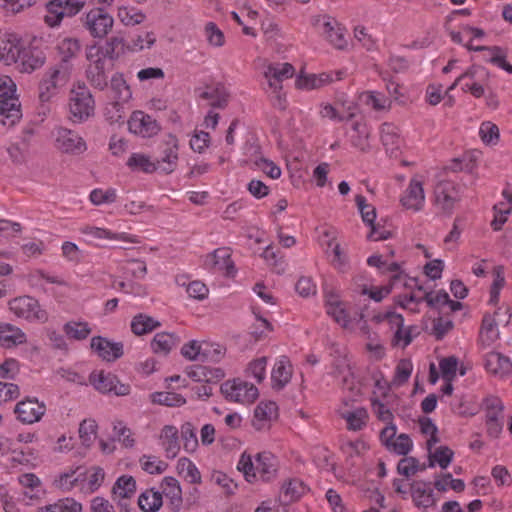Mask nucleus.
<instances>
[{
    "instance_id": "nucleus-1",
    "label": "nucleus",
    "mask_w": 512,
    "mask_h": 512,
    "mask_svg": "<svg viewBox=\"0 0 512 512\" xmlns=\"http://www.w3.org/2000/svg\"><path fill=\"white\" fill-rule=\"evenodd\" d=\"M278 467L277 458L267 451L259 452L255 455L244 451L237 463L238 471L251 484L273 481L277 477Z\"/></svg>"
},
{
    "instance_id": "nucleus-2",
    "label": "nucleus",
    "mask_w": 512,
    "mask_h": 512,
    "mask_svg": "<svg viewBox=\"0 0 512 512\" xmlns=\"http://www.w3.org/2000/svg\"><path fill=\"white\" fill-rule=\"evenodd\" d=\"M73 64L58 61L43 72L38 84V96L41 102H49L70 82Z\"/></svg>"
},
{
    "instance_id": "nucleus-3",
    "label": "nucleus",
    "mask_w": 512,
    "mask_h": 512,
    "mask_svg": "<svg viewBox=\"0 0 512 512\" xmlns=\"http://www.w3.org/2000/svg\"><path fill=\"white\" fill-rule=\"evenodd\" d=\"M68 117L74 124H82L95 115V99L84 82L75 83L68 95Z\"/></svg>"
},
{
    "instance_id": "nucleus-4",
    "label": "nucleus",
    "mask_w": 512,
    "mask_h": 512,
    "mask_svg": "<svg viewBox=\"0 0 512 512\" xmlns=\"http://www.w3.org/2000/svg\"><path fill=\"white\" fill-rule=\"evenodd\" d=\"M15 92L12 78L0 74V124L3 126L12 127L21 119L20 102Z\"/></svg>"
},
{
    "instance_id": "nucleus-5",
    "label": "nucleus",
    "mask_w": 512,
    "mask_h": 512,
    "mask_svg": "<svg viewBox=\"0 0 512 512\" xmlns=\"http://www.w3.org/2000/svg\"><path fill=\"white\" fill-rule=\"evenodd\" d=\"M8 308L15 317L28 322L45 323L48 320V313L39 302L30 296L16 297L8 302Z\"/></svg>"
},
{
    "instance_id": "nucleus-6",
    "label": "nucleus",
    "mask_w": 512,
    "mask_h": 512,
    "mask_svg": "<svg viewBox=\"0 0 512 512\" xmlns=\"http://www.w3.org/2000/svg\"><path fill=\"white\" fill-rule=\"evenodd\" d=\"M221 392L227 400L240 404H251L259 395L254 384L239 378L224 382L221 385Z\"/></svg>"
},
{
    "instance_id": "nucleus-7",
    "label": "nucleus",
    "mask_w": 512,
    "mask_h": 512,
    "mask_svg": "<svg viewBox=\"0 0 512 512\" xmlns=\"http://www.w3.org/2000/svg\"><path fill=\"white\" fill-rule=\"evenodd\" d=\"M83 6V0H50L46 5L44 21L49 27H56L65 16H74Z\"/></svg>"
},
{
    "instance_id": "nucleus-8",
    "label": "nucleus",
    "mask_w": 512,
    "mask_h": 512,
    "mask_svg": "<svg viewBox=\"0 0 512 512\" xmlns=\"http://www.w3.org/2000/svg\"><path fill=\"white\" fill-rule=\"evenodd\" d=\"M460 200L459 187L452 181H441L434 189V206L442 214H451Z\"/></svg>"
},
{
    "instance_id": "nucleus-9",
    "label": "nucleus",
    "mask_w": 512,
    "mask_h": 512,
    "mask_svg": "<svg viewBox=\"0 0 512 512\" xmlns=\"http://www.w3.org/2000/svg\"><path fill=\"white\" fill-rule=\"evenodd\" d=\"M311 24L337 49H344L347 46L344 29L336 19L328 15H316L312 17Z\"/></svg>"
},
{
    "instance_id": "nucleus-10",
    "label": "nucleus",
    "mask_w": 512,
    "mask_h": 512,
    "mask_svg": "<svg viewBox=\"0 0 512 512\" xmlns=\"http://www.w3.org/2000/svg\"><path fill=\"white\" fill-rule=\"evenodd\" d=\"M424 182L421 176H413L400 195L399 202L405 210L419 212L425 205Z\"/></svg>"
},
{
    "instance_id": "nucleus-11",
    "label": "nucleus",
    "mask_w": 512,
    "mask_h": 512,
    "mask_svg": "<svg viewBox=\"0 0 512 512\" xmlns=\"http://www.w3.org/2000/svg\"><path fill=\"white\" fill-rule=\"evenodd\" d=\"M91 385L100 393H113L117 396H125L130 393V386L121 383L117 376L111 372L94 371L89 376Z\"/></svg>"
},
{
    "instance_id": "nucleus-12",
    "label": "nucleus",
    "mask_w": 512,
    "mask_h": 512,
    "mask_svg": "<svg viewBox=\"0 0 512 512\" xmlns=\"http://www.w3.org/2000/svg\"><path fill=\"white\" fill-rule=\"evenodd\" d=\"M36 40L31 41L27 46H20L19 56L14 64L20 72L32 73L40 69L46 62L45 52L35 45Z\"/></svg>"
},
{
    "instance_id": "nucleus-13",
    "label": "nucleus",
    "mask_w": 512,
    "mask_h": 512,
    "mask_svg": "<svg viewBox=\"0 0 512 512\" xmlns=\"http://www.w3.org/2000/svg\"><path fill=\"white\" fill-rule=\"evenodd\" d=\"M179 160V141L176 136L169 134L160 145V154L155 163L159 165L158 171L166 174L174 172Z\"/></svg>"
},
{
    "instance_id": "nucleus-14",
    "label": "nucleus",
    "mask_w": 512,
    "mask_h": 512,
    "mask_svg": "<svg viewBox=\"0 0 512 512\" xmlns=\"http://www.w3.org/2000/svg\"><path fill=\"white\" fill-rule=\"evenodd\" d=\"M129 131L143 138H150L160 131L159 123L141 110L132 112L128 120Z\"/></svg>"
},
{
    "instance_id": "nucleus-15",
    "label": "nucleus",
    "mask_w": 512,
    "mask_h": 512,
    "mask_svg": "<svg viewBox=\"0 0 512 512\" xmlns=\"http://www.w3.org/2000/svg\"><path fill=\"white\" fill-rule=\"evenodd\" d=\"M114 20L103 9L95 8L90 10L84 20V26L93 37L102 38L112 29Z\"/></svg>"
},
{
    "instance_id": "nucleus-16",
    "label": "nucleus",
    "mask_w": 512,
    "mask_h": 512,
    "mask_svg": "<svg viewBox=\"0 0 512 512\" xmlns=\"http://www.w3.org/2000/svg\"><path fill=\"white\" fill-rule=\"evenodd\" d=\"M14 412L21 423L34 424L44 416L46 405L37 398H26L16 404Z\"/></svg>"
},
{
    "instance_id": "nucleus-17",
    "label": "nucleus",
    "mask_w": 512,
    "mask_h": 512,
    "mask_svg": "<svg viewBox=\"0 0 512 512\" xmlns=\"http://www.w3.org/2000/svg\"><path fill=\"white\" fill-rule=\"evenodd\" d=\"M125 50L122 38L112 37L102 45H92L87 48V52L97 55L100 60L112 66L113 62L118 59Z\"/></svg>"
},
{
    "instance_id": "nucleus-18",
    "label": "nucleus",
    "mask_w": 512,
    "mask_h": 512,
    "mask_svg": "<svg viewBox=\"0 0 512 512\" xmlns=\"http://www.w3.org/2000/svg\"><path fill=\"white\" fill-rule=\"evenodd\" d=\"M86 58L89 65L86 69V77L89 83L96 89L104 90L107 87L106 71L111 67L106 64L97 55L86 51Z\"/></svg>"
},
{
    "instance_id": "nucleus-19",
    "label": "nucleus",
    "mask_w": 512,
    "mask_h": 512,
    "mask_svg": "<svg viewBox=\"0 0 512 512\" xmlns=\"http://www.w3.org/2000/svg\"><path fill=\"white\" fill-rule=\"evenodd\" d=\"M90 347L99 358L107 362L116 361L121 358L124 353L123 344L121 342H113L101 336L93 337L90 342Z\"/></svg>"
},
{
    "instance_id": "nucleus-20",
    "label": "nucleus",
    "mask_w": 512,
    "mask_h": 512,
    "mask_svg": "<svg viewBox=\"0 0 512 512\" xmlns=\"http://www.w3.org/2000/svg\"><path fill=\"white\" fill-rule=\"evenodd\" d=\"M56 142L66 153L81 154L87 149L85 141L77 132L63 127L57 130Z\"/></svg>"
},
{
    "instance_id": "nucleus-21",
    "label": "nucleus",
    "mask_w": 512,
    "mask_h": 512,
    "mask_svg": "<svg viewBox=\"0 0 512 512\" xmlns=\"http://www.w3.org/2000/svg\"><path fill=\"white\" fill-rule=\"evenodd\" d=\"M81 234L86 236L89 241L93 240H114L124 241L128 243H138L136 236L130 235L125 232L116 233L109 229L96 227L92 225H84L79 228Z\"/></svg>"
},
{
    "instance_id": "nucleus-22",
    "label": "nucleus",
    "mask_w": 512,
    "mask_h": 512,
    "mask_svg": "<svg viewBox=\"0 0 512 512\" xmlns=\"http://www.w3.org/2000/svg\"><path fill=\"white\" fill-rule=\"evenodd\" d=\"M205 265L210 269L223 272L226 276H233L236 273L235 265L227 248H218L205 258Z\"/></svg>"
},
{
    "instance_id": "nucleus-23",
    "label": "nucleus",
    "mask_w": 512,
    "mask_h": 512,
    "mask_svg": "<svg viewBox=\"0 0 512 512\" xmlns=\"http://www.w3.org/2000/svg\"><path fill=\"white\" fill-rule=\"evenodd\" d=\"M27 343L26 333L11 323H0V348L14 349Z\"/></svg>"
},
{
    "instance_id": "nucleus-24",
    "label": "nucleus",
    "mask_w": 512,
    "mask_h": 512,
    "mask_svg": "<svg viewBox=\"0 0 512 512\" xmlns=\"http://www.w3.org/2000/svg\"><path fill=\"white\" fill-rule=\"evenodd\" d=\"M294 73L295 68L290 63H275L267 67L264 75L272 90H282V81L292 78Z\"/></svg>"
},
{
    "instance_id": "nucleus-25",
    "label": "nucleus",
    "mask_w": 512,
    "mask_h": 512,
    "mask_svg": "<svg viewBox=\"0 0 512 512\" xmlns=\"http://www.w3.org/2000/svg\"><path fill=\"white\" fill-rule=\"evenodd\" d=\"M370 135L371 128L367 123L355 121L348 134V141L353 148L361 152H368L371 149Z\"/></svg>"
},
{
    "instance_id": "nucleus-26",
    "label": "nucleus",
    "mask_w": 512,
    "mask_h": 512,
    "mask_svg": "<svg viewBox=\"0 0 512 512\" xmlns=\"http://www.w3.org/2000/svg\"><path fill=\"white\" fill-rule=\"evenodd\" d=\"M292 365L287 356H280L271 371L272 387L276 390L283 389L291 380Z\"/></svg>"
},
{
    "instance_id": "nucleus-27",
    "label": "nucleus",
    "mask_w": 512,
    "mask_h": 512,
    "mask_svg": "<svg viewBox=\"0 0 512 512\" xmlns=\"http://www.w3.org/2000/svg\"><path fill=\"white\" fill-rule=\"evenodd\" d=\"M410 494L413 500V503L422 509H427L432 507L436 503V499L434 497L433 489L430 483L423 481H415L411 484Z\"/></svg>"
},
{
    "instance_id": "nucleus-28",
    "label": "nucleus",
    "mask_w": 512,
    "mask_h": 512,
    "mask_svg": "<svg viewBox=\"0 0 512 512\" xmlns=\"http://www.w3.org/2000/svg\"><path fill=\"white\" fill-rule=\"evenodd\" d=\"M357 206L362 216L363 222L371 226L369 238L373 241L383 240L387 238L386 232H379L374 226L376 219V210L372 205L366 203V199L362 195H357L355 198Z\"/></svg>"
},
{
    "instance_id": "nucleus-29",
    "label": "nucleus",
    "mask_w": 512,
    "mask_h": 512,
    "mask_svg": "<svg viewBox=\"0 0 512 512\" xmlns=\"http://www.w3.org/2000/svg\"><path fill=\"white\" fill-rule=\"evenodd\" d=\"M484 366L489 373L498 376L508 375L512 371L510 359L495 351H490L485 355Z\"/></svg>"
},
{
    "instance_id": "nucleus-30",
    "label": "nucleus",
    "mask_w": 512,
    "mask_h": 512,
    "mask_svg": "<svg viewBox=\"0 0 512 512\" xmlns=\"http://www.w3.org/2000/svg\"><path fill=\"white\" fill-rule=\"evenodd\" d=\"M278 415V407L273 401H261L254 410L252 424L255 429H264Z\"/></svg>"
},
{
    "instance_id": "nucleus-31",
    "label": "nucleus",
    "mask_w": 512,
    "mask_h": 512,
    "mask_svg": "<svg viewBox=\"0 0 512 512\" xmlns=\"http://www.w3.org/2000/svg\"><path fill=\"white\" fill-rule=\"evenodd\" d=\"M161 445L167 458H175L180 451L178 429L173 425H165L160 432Z\"/></svg>"
},
{
    "instance_id": "nucleus-32",
    "label": "nucleus",
    "mask_w": 512,
    "mask_h": 512,
    "mask_svg": "<svg viewBox=\"0 0 512 512\" xmlns=\"http://www.w3.org/2000/svg\"><path fill=\"white\" fill-rule=\"evenodd\" d=\"M85 472L81 467L60 473L53 480V486L63 492H68L77 486L79 482H84Z\"/></svg>"
},
{
    "instance_id": "nucleus-33",
    "label": "nucleus",
    "mask_w": 512,
    "mask_h": 512,
    "mask_svg": "<svg viewBox=\"0 0 512 512\" xmlns=\"http://www.w3.org/2000/svg\"><path fill=\"white\" fill-rule=\"evenodd\" d=\"M18 482L23 493L31 500H39L45 493L42 481L34 473H24L18 476Z\"/></svg>"
},
{
    "instance_id": "nucleus-34",
    "label": "nucleus",
    "mask_w": 512,
    "mask_h": 512,
    "mask_svg": "<svg viewBox=\"0 0 512 512\" xmlns=\"http://www.w3.org/2000/svg\"><path fill=\"white\" fill-rule=\"evenodd\" d=\"M20 39L15 34H7L0 38V60L6 64H14L19 56Z\"/></svg>"
},
{
    "instance_id": "nucleus-35",
    "label": "nucleus",
    "mask_w": 512,
    "mask_h": 512,
    "mask_svg": "<svg viewBox=\"0 0 512 512\" xmlns=\"http://www.w3.org/2000/svg\"><path fill=\"white\" fill-rule=\"evenodd\" d=\"M499 338L498 325L494 317L486 315L482 321L478 344L482 349L491 347Z\"/></svg>"
},
{
    "instance_id": "nucleus-36",
    "label": "nucleus",
    "mask_w": 512,
    "mask_h": 512,
    "mask_svg": "<svg viewBox=\"0 0 512 512\" xmlns=\"http://www.w3.org/2000/svg\"><path fill=\"white\" fill-rule=\"evenodd\" d=\"M334 81L333 75L329 73L298 75L295 85L301 90H314L319 89Z\"/></svg>"
},
{
    "instance_id": "nucleus-37",
    "label": "nucleus",
    "mask_w": 512,
    "mask_h": 512,
    "mask_svg": "<svg viewBox=\"0 0 512 512\" xmlns=\"http://www.w3.org/2000/svg\"><path fill=\"white\" fill-rule=\"evenodd\" d=\"M136 492V481L130 475H122L113 485V499L119 501L130 499Z\"/></svg>"
},
{
    "instance_id": "nucleus-38",
    "label": "nucleus",
    "mask_w": 512,
    "mask_h": 512,
    "mask_svg": "<svg viewBox=\"0 0 512 512\" xmlns=\"http://www.w3.org/2000/svg\"><path fill=\"white\" fill-rule=\"evenodd\" d=\"M161 493L171 502L174 509L179 510L182 505V489L179 481L171 476H166L161 482Z\"/></svg>"
},
{
    "instance_id": "nucleus-39",
    "label": "nucleus",
    "mask_w": 512,
    "mask_h": 512,
    "mask_svg": "<svg viewBox=\"0 0 512 512\" xmlns=\"http://www.w3.org/2000/svg\"><path fill=\"white\" fill-rule=\"evenodd\" d=\"M179 343V338L173 333L160 332L155 334L150 346L154 353L167 355Z\"/></svg>"
},
{
    "instance_id": "nucleus-40",
    "label": "nucleus",
    "mask_w": 512,
    "mask_h": 512,
    "mask_svg": "<svg viewBox=\"0 0 512 512\" xmlns=\"http://www.w3.org/2000/svg\"><path fill=\"white\" fill-rule=\"evenodd\" d=\"M332 366V374L335 377H341L343 385L348 389H352L354 375L347 356L345 354H341L335 357L332 362Z\"/></svg>"
},
{
    "instance_id": "nucleus-41",
    "label": "nucleus",
    "mask_w": 512,
    "mask_h": 512,
    "mask_svg": "<svg viewBox=\"0 0 512 512\" xmlns=\"http://www.w3.org/2000/svg\"><path fill=\"white\" fill-rule=\"evenodd\" d=\"M361 102L374 111H388L391 108V100L378 91H365L360 95Z\"/></svg>"
},
{
    "instance_id": "nucleus-42",
    "label": "nucleus",
    "mask_w": 512,
    "mask_h": 512,
    "mask_svg": "<svg viewBox=\"0 0 512 512\" xmlns=\"http://www.w3.org/2000/svg\"><path fill=\"white\" fill-rule=\"evenodd\" d=\"M160 325L161 323L153 317L139 313L132 318L130 327L135 335L142 336L157 329Z\"/></svg>"
},
{
    "instance_id": "nucleus-43",
    "label": "nucleus",
    "mask_w": 512,
    "mask_h": 512,
    "mask_svg": "<svg viewBox=\"0 0 512 512\" xmlns=\"http://www.w3.org/2000/svg\"><path fill=\"white\" fill-rule=\"evenodd\" d=\"M200 97L208 101V104L214 108H224L228 102V93L225 87L218 83L215 86L207 87L200 94Z\"/></svg>"
},
{
    "instance_id": "nucleus-44",
    "label": "nucleus",
    "mask_w": 512,
    "mask_h": 512,
    "mask_svg": "<svg viewBox=\"0 0 512 512\" xmlns=\"http://www.w3.org/2000/svg\"><path fill=\"white\" fill-rule=\"evenodd\" d=\"M308 488L300 479H291L282 485L280 498L284 502H294L302 497Z\"/></svg>"
},
{
    "instance_id": "nucleus-45",
    "label": "nucleus",
    "mask_w": 512,
    "mask_h": 512,
    "mask_svg": "<svg viewBox=\"0 0 512 512\" xmlns=\"http://www.w3.org/2000/svg\"><path fill=\"white\" fill-rule=\"evenodd\" d=\"M326 253L335 269L341 272H345L348 269L349 261L347 254L338 242L331 240Z\"/></svg>"
},
{
    "instance_id": "nucleus-46",
    "label": "nucleus",
    "mask_w": 512,
    "mask_h": 512,
    "mask_svg": "<svg viewBox=\"0 0 512 512\" xmlns=\"http://www.w3.org/2000/svg\"><path fill=\"white\" fill-rule=\"evenodd\" d=\"M163 503L162 493L155 489H147L139 495L138 505L144 512H156Z\"/></svg>"
},
{
    "instance_id": "nucleus-47",
    "label": "nucleus",
    "mask_w": 512,
    "mask_h": 512,
    "mask_svg": "<svg viewBox=\"0 0 512 512\" xmlns=\"http://www.w3.org/2000/svg\"><path fill=\"white\" fill-rule=\"evenodd\" d=\"M354 107L349 105L346 113H340L332 104L322 102L319 104V116L322 119H329L335 122H344L352 119L355 116Z\"/></svg>"
},
{
    "instance_id": "nucleus-48",
    "label": "nucleus",
    "mask_w": 512,
    "mask_h": 512,
    "mask_svg": "<svg viewBox=\"0 0 512 512\" xmlns=\"http://www.w3.org/2000/svg\"><path fill=\"white\" fill-rule=\"evenodd\" d=\"M429 455V467L438 465L442 469H446L452 462L454 452L448 446H438L435 449L427 450Z\"/></svg>"
},
{
    "instance_id": "nucleus-49",
    "label": "nucleus",
    "mask_w": 512,
    "mask_h": 512,
    "mask_svg": "<svg viewBox=\"0 0 512 512\" xmlns=\"http://www.w3.org/2000/svg\"><path fill=\"white\" fill-rule=\"evenodd\" d=\"M111 90L114 100L129 102L132 98V91L122 73H115L111 78Z\"/></svg>"
},
{
    "instance_id": "nucleus-50",
    "label": "nucleus",
    "mask_w": 512,
    "mask_h": 512,
    "mask_svg": "<svg viewBox=\"0 0 512 512\" xmlns=\"http://www.w3.org/2000/svg\"><path fill=\"white\" fill-rule=\"evenodd\" d=\"M81 45L78 39L72 37H65L61 39L57 44L58 53L61 56L59 61H66L71 63L80 52Z\"/></svg>"
},
{
    "instance_id": "nucleus-51",
    "label": "nucleus",
    "mask_w": 512,
    "mask_h": 512,
    "mask_svg": "<svg viewBox=\"0 0 512 512\" xmlns=\"http://www.w3.org/2000/svg\"><path fill=\"white\" fill-rule=\"evenodd\" d=\"M127 166L132 170L145 173H153L159 169V165L152 161L150 156L143 153H133L127 161Z\"/></svg>"
},
{
    "instance_id": "nucleus-52",
    "label": "nucleus",
    "mask_w": 512,
    "mask_h": 512,
    "mask_svg": "<svg viewBox=\"0 0 512 512\" xmlns=\"http://www.w3.org/2000/svg\"><path fill=\"white\" fill-rule=\"evenodd\" d=\"M380 137L387 151L393 152L399 148L401 140L398 129L393 124L383 123L380 128Z\"/></svg>"
},
{
    "instance_id": "nucleus-53",
    "label": "nucleus",
    "mask_w": 512,
    "mask_h": 512,
    "mask_svg": "<svg viewBox=\"0 0 512 512\" xmlns=\"http://www.w3.org/2000/svg\"><path fill=\"white\" fill-rule=\"evenodd\" d=\"M84 472L85 476L87 475V481L82 483L81 489L86 493H93L97 491L104 481V470L101 467L94 466Z\"/></svg>"
},
{
    "instance_id": "nucleus-54",
    "label": "nucleus",
    "mask_w": 512,
    "mask_h": 512,
    "mask_svg": "<svg viewBox=\"0 0 512 512\" xmlns=\"http://www.w3.org/2000/svg\"><path fill=\"white\" fill-rule=\"evenodd\" d=\"M177 471L192 484L201 483V474L195 464L188 458H180L177 462Z\"/></svg>"
},
{
    "instance_id": "nucleus-55",
    "label": "nucleus",
    "mask_w": 512,
    "mask_h": 512,
    "mask_svg": "<svg viewBox=\"0 0 512 512\" xmlns=\"http://www.w3.org/2000/svg\"><path fill=\"white\" fill-rule=\"evenodd\" d=\"M65 334L74 340H84L91 334V328L87 322L84 321H69L64 327Z\"/></svg>"
},
{
    "instance_id": "nucleus-56",
    "label": "nucleus",
    "mask_w": 512,
    "mask_h": 512,
    "mask_svg": "<svg viewBox=\"0 0 512 512\" xmlns=\"http://www.w3.org/2000/svg\"><path fill=\"white\" fill-rule=\"evenodd\" d=\"M226 355V348L218 343L205 342L201 362L219 363Z\"/></svg>"
},
{
    "instance_id": "nucleus-57",
    "label": "nucleus",
    "mask_w": 512,
    "mask_h": 512,
    "mask_svg": "<svg viewBox=\"0 0 512 512\" xmlns=\"http://www.w3.org/2000/svg\"><path fill=\"white\" fill-rule=\"evenodd\" d=\"M342 417L346 420L349 430L358 431L366 425L368 413L365 408L360 407L354 411L343 413Z\"/></svg>"
},
{
    "instance_id": "nucleus-58",
    "label": "nucleus",
    "mask_w": 512,
    "mask_h": 512,
    "mask_svg": "<svg viewBox=\"0 0 512 512\" xmlns=\"http://www.w3.org/2000/svg\"><path fill=\"white\" fill-rule=\"evenodd\" d=\"M267 357H259L249 362L245 375L261 383L266 378Z\"/></svg>"
},
{
    "instance_id": "nucleus-59",
    "label": "nucleus",
    "mask_w": 512,
    "mask_h": 512,
    "mask_svg": "<svg viewBox=\"0 0 512 512\" xmlns=\"http://www.w3.org/2000/svg\"><path fill=\"white\" fill-rule=\"evenodd\" d=\"M181 438L186 452L193 453L196 451L199 442L196 429L191 422H185L181 425Z\"/></svg>"
},
{
    "instance_id": "nucleus-60",
    "label": "nucleus",
    "mask_w": 512,
    "mask_h": 512,
    "mask_svg": "<svg viewBox=\"0 0 512 512\" xmlns=\"http://www.w3.org/2000/svg\"><path fill=\"white\" fill-rule=\"evenodd\" d=\"M434 487L440 492H445L448 489L461 492L464 490L465 484L461 479H453L450 473H444L435 479Z\"/></svg>"
},
{
    "instance_id": "nucleus-61",
    "label": "nucleus",
    "mask_w": 512,
    "mask_h": 512,
    "mask_svg": "<svg viewBox=\"0 0 512 512\" xmlns=\"http://www.w3.org/2000/svg\"><path fill=\"white\" fill-rule=\"evenodd\" d=\"M117 16L122 24L134 26L144 21L145 15L134 7H119Z\"/></svg>"
},
{
    "instance_id": "nucleus-62",
    "label": "nucleus",
    "mask_w": 512,
    "mask_h": 512,
    "mask_svg": "<svg viewBox=\"0 0 512 512\" xmlns=\"http://www.w3.org/2000/svg\"><path fill=\"white\" fill-rule=\"evenodd\" d=\"M425 293L422 290V287H418L417 290L410 292L409 294H404L398 296L397 303L404 309H409L410 311H416L417 306L422 301H425Z\"/></svg>"
},
{
    "instance_id": "nucleus-63",
    "label": "nucleus",
    "mask_w": 512,
    "mask_h": 512,
    "mask_svg": "<svg viewBox=\"0 0 512 512\" xmlns=\"http://www.w3.org/2000/svg\"><path fill=\"white\" fill-rule=\"evenodd\" d=\"M152 401L170 407H179L186 403L185 398L176 392L155 393L152 395Z\"/></svg>"
},
{
    "instance_id": "nucleus-64",
    "label": "nucleus",
    "mask_w": 512,
    "mask_h": 512,
    "mask_svg": "<svg viewBox=\"0 0 512 512\" xmlns=\"http://www.w3.org/2000/svg\"><path fill=\"white\" fill-rule=\"evenodd\" d=\"M141 468L149 474H161L168 465L156 456L143 455L140 460Z\"/></svg>"
}]
</instances>
